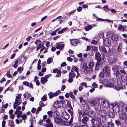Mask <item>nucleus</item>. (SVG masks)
Segmentation results:
<instances>
[{
    "mask_svg": "<svg viewBox=\"0 0 127 127\" xmlns=\"http://www.w3.org/2000/svg\"><path fill=\"white\" fill-rule=\"evenodd\" d=\"M111 70L110 67L108 65H106L103 68L102 71H101L99 74V77L103 78L104 76L109 77L111 75Z\"/></svg>",
    "mask_w": 127,
    "mask_h": 127,
    "instance_id": "1",
    "label": "nucleus"
},
{
    "mask_svg": "<svg viewBox=\"0 0 127 127\" xmlns=\"http://www.w3.org/2000/svg\"><path fill=\"white\" fill-rule=\"evenodd\" d=\"M93 126L95 127L100 126L101 123L100 119L97 117H94L92 120Z\"/></svg>",
    "mask_w": 127,
    "mask_h": 127,
    "instance_id": "2",
    "label": "nucleus"
},
{
    "mask_svg": "<svg viewBox=\"0 0 127 127\" xmlns=\"http://www.w3.org/2000/svg\"><path fill=\"white\" fill-rule=\"evenodd\" d=\"M21 95V94H18V96H16L15 101L13 104V107L15 109L16 108L17 106L19 105L21 103L22 101L20 100Z\"/></svg>",
    "mask_w": 127,
    "mask_h": 127,
    "instance_id": "3",
    "label": "nucleus"
},
{
    "mask_svg": "<svg viewBox=\"0 0 127 127\" xmlns=\"http://www.w3.org/2000/svg\"><path fill=\"white\" fill-rule=\"evenodd\" d=\"M101 83L104 86L108 87H113L114 84L112 83H109V81L107 79H105L101 81Z\"/></svg>",
    "mask_w": 127,
    "mask_h": 127,
    "instance_id": "4",
    "label": "nucleus"
},
{
    "mask_svg": "<svg viewBox=\"0 0 127 127\" xmlns=\"http://www.w3.org/2000/svg\"><path fill=\"white\" fill-rule=\"evenodd\" d=\"M113 106L112 109L114 112H119L120 110V107L119 104L117 103H115L112 104Z\"/></svg>",
    "mask_w": 127,
    "mask_h": 127,
    "instance_id": "5",
    "label": "nucleus"
},
{
    "mask_svg": "<svg viewBox=\"0 0 127 127\" xmlns=\"http://www.w3.org/2000/svg\"><path fill=\"white\" fill-rule=\"evenodd\" d=\"M115 124L118 127H125L126 125V124L124 121H122L121 120L120 121L118 120H116L115 121Z\"/></svg>",
    "mask_w": 127,
    "mask_h": 127,
    "instance_id": "6",
    "label": "nucleus"
},
{
    "mask_svg": "<svg viewBox=\"0 0 127 127\" xmlns=\"http://www.w3.org/2000/svg\"><path fill=\"white\" fill-rule=\"evenodd\" d=\"M60 92V91L59 90L57 91L56 92L54 93H53L51 92H50L48 94V95H49V98H51L54 96H57L59 93Z\"/></svg>",
    "mask_w": 127,
    "mask_h": 127,
    "instance_id": "7",
    "label": "nucleus"
},
{
    "mask_svg": "<svg viewBox=\"0 0 127 127\" xmlns=\"http://www.w3.org/2000/svg\"><path fill=\"white\" fill-rule=\"evenodd\" d=\"M117 59L114 57H111L109 60V62L110 64H114L116 63L118 61Z\"/></svg>",
    "mask_w": 127,
    "mask_h": 127,
    "instance_id": "8",
    "label": "nucleus"
},
{
    "mask_svg": "<svg viewBox=\"0 0 127 127\" xmlns=\"http://www.w3.org/2000/svg\"><path fill=\"white\" fill-rule=\"evenodd\" d=\"M64 44H62L61 42L57 43L56 48L57 49H59L60 50H62L64 47Z\"/></svg>",
    "mask_w": 127,
    "mask_h": 127,
    "instance_id": "9",
    "label": "nucleus"
},
{
    "mask_svg": "<svg viewBox=\"0 0 127 127\" xmlns=\"http://www.w3.org/2000/svg\"><path fill=\"white\" fill-rule=\"evenodd\" d=\"M90 104L92 107L95 106L96 109H98V107H96V105H95V104H97L98 107L100 106V104L98 103H96V101L95 100H92L90 101Z\"/></svg>",
    "mask_w": 127,
    "mask_h": 127,
    "instance_id": "10",
    "label": "nucleus"
},
{
    "mask_svg": "<svg viewBox=\"0 0 127 127\" xmlns=\"http://www.w3.org/2000/svg\"><path fill=\"white\" fill-rule=\"evenodd\" d=\"M63 118L65 120H67L69 118V115L66 112H64L62 113Z\"/></svg>",
    "mask_w": 127,
    "mask_h": 127,
    "instance_id": "11",
    "label": "nucleus"
},
{
    "mask_svg": "<svg viewBox=\"0 0 127 127\" xmlns=\"http://www.w3.org/2000/svg\"><path fill=\"white\" fill-rule=\"evenodd\" d=\"M107 112L106 110H102L100 111L99 112V115L102 117H104L106 116L107 114Z\"/></svg>",
    "mask_w": 127,
    "mask_h": 127,
    "instance_id": "12",
    "label": "nucleus"
},
{
    "mask_svg": "<svg viewBox=\"0 0 127 127\" xmlns=\"http://www.w3.org/2000/svg\"><path fill=\"white\" fill-rule=\"evenodd\" d=\"M71 44L72 46H76L78 44V40L76 39H71L70 40Z\"/></svg>",
    "mask_w": 127,
    "mask_h": 127,
    "instance_id": "13",
    "label": "nucleus"
},
{
    "mask_svg": "<svg viewBox=\"0 0 127 127\" xmlns=\"http://www.w3.org/2000/svg\"><path fill=\"white\" fill-rule=\"evenodd\" d=\"M53 106L56 108L60 107L62 106L61 102L59 101H56L54 102Z\"/></svg>",
    "mask_w": 127,
    "mask_h": 127,
    "instance_id": "14",
    "label": "nucleus"
},
{
    "mask_svg": "<svg viewBox=\"0 0 127 127\" xmlns=\"http://www.w3.org/2000/svg\"><path fill=\"white\" fill-rule=\"evenodd\" d=\"M102 105L103 107L106 108H109L110 107L109 103L107 100H104L102 103Z\"/></svg>",
    "mask_w": 127,
    "mask_h": 127,
    "instance_id": "15",
    "label": "nucleus"
},
{
    "mask_svg": "<svg viewBox=\"0 0 127 127\" xmlns=\"http://www.w3.org/2000/svg\"><path fill=\"white\" fill-rule=\"evenodd\" d=\"M93 68L88 67L87 69L84 70V72L86 74L90 73L93 72Z\"/></svg>",
    "mask_w": 127,
    "mask_h": 127,
    "instance_id": "16",
    "label": "nucleus"
},
{
    "mask_svg": "<svg viewBox=\"0 0 127 127\" xmlns=\"http://www.w3.org/2000/svg\"><path fill=\"white\" fill-rule=\"evenodd\" d=\"M120 119L123 120L124 121V119L125 123H126L125 119L126 118V116L125 113H123L120 114L119 116Z\"/></svg>",
    "mask_w": 127,
    "mask_h": 127,
    "instance_id": "17",
    "label": "nucleus"
},
{
    "mask_svg": "<svg viewBox=\"0 0 127 127\" xmlns=\"http://www.w3.org/2000/svg\"><path fill=\"white\" fill-rule=\"evenodd\" d=\"M104 58V57L103 56V57L102 58V60H101V58L97 60V62L96 63H98V64L101 66L104 63V61L103 60Z\"/></svg>",
    "mask_w": 127,
    "mask_h": 127,
    "instance_id": "18",
    "label": "nucleus"
},
{
    "mask_svg": "<svg viewBox=\"0 0 127 127\" xmlns=\"http://www.w3.org/2000/svg\"><path fill=\"white\" fill-rule=\"evenodd\" d=\"M54 121L55 123L57 124H60L63 122L62 120L59 118H55Z\"/></svg>",
    "mask_w": 127,
    "mask_h": 127,
    "instance_id": "19",
    "label": "nucleus"
},
{
    "mask_svg": "<svg viewBox=\"0 0 127 127\" xmlns=\"http://www.w3.org/2000/svg\"><path fill=\"white\" fill-rule=\"evenodd\" d=\"M104 43L105 46H108L110 44V41L107 38H105L104 41Z\"/></svg>",
    "mask_w": 127,
    "mask_h": 127,
    "instance_id": "20",
    "label": "nucleus"
},
{
    "mask_svg": "<svg viewBox=\"0 0 127 127\" xmlns=\"http://www.w3.org/2000/svg\"><path fill=\"white\" fill-rule=\"evenodd\" d=\"M35 44L37 46H43V44H41V41L39 40H37L35 41Z\"/></svg>",
    "mask_w": 127,
    "mask_h": 127,
    "instance_id": "21",
    "label": "nucleus"
},
{
    "mask_svg": "<svg viewBox=\"0 0 127 127\" xmlns=\"http://www.w3.org/2000/svg\"><path fill=\"white\" fill-rule=\"evenodd\" d=\"M101 55L99 52H96L95 53V59L96 60L99 59L100 58V56Z\"/></svg>",
    "mask_w": 127,
    "mask_h": 127,
    "instance_id": "22",
    "label": "nucleus"
},
{
    "mask_svg": "<svg viewBox=\"0 0 127 127\" xmlns=\"http://www.w3.org/2000/svg\"><path fill=\"white\" fill-rule=\"evenodd\" d=\"M92 28L93 26L92 25H89L87 26H86L85 27L84 29L86 31H88L92 29Z\"/></svg>",
    "mask_w": 127,
    "mask_h": 127,
    "instance_id": "23",
    "label": "nucleus"
},
{
    "mask_svg": "<svg viewBox=\"0 0 127 127\" xmlns=\"http://www.w3.org/2000/svg\"><path fill=\"white\" fill-rule=\"evenodd\" d=\"M99 49L100 51H102L104 54L107 53V51L105 47H99Z\"/></svg>",
    "mask_w": 127,
    "mask_h": 127,
    "instance_id": "24",
    "label": "nucleus"
},
{
    "mask_svg": "<svg viewBox=\"0 0 127 127\" xmlns=\"http://www.w3.org/2000/svg\"><path fill=\"white\" fill-rule=\"evenodd\" d=\"M112 40L115 41H117L118 39V36L116 35H112L111 37Z\"/></svg>",
    "mask_w": 127,
    "mask_h": 127,
    "instance_id": "25",
    "label": "nucleus"
},
{
    "mask_svg": "<svg viewBox=\"0 0 127 127\" xmlns=\"http://www.w3.org/2000/svg\"><path fill=\"white\" fill-rule=\"evenodd\" d=\"M47 81V80L44 77H42L41 80V82L42 84H44Z\"/></svg>",
    "mask_w": 127,
    "mask_h": 127,
    "instance_id": "26",
    "label": "nucleus"
},
{
    "mask_svg": "<svg viewBox=\"0 0 127 127\" xmlns=\"http://www.w3.org/2000/svg\"><path fill=\"white\" fill-rule=\"evenodd\" d=\"M119 69V68L117 65H114L112 68V70L115 72H117Z\"/></svg>",
    "mask_w": 127,
    "mask_h": 127,
    "instance_id": "27",
    "label": "nucleus"
},
{
    "mask_svg": "<svg viewBox=\"0 0 127 127\" xmlns=\"http://www.w3.org/2000/svg\"><path fill=\"white\" fill-rule=\"evenodd\" d=\"M78 67L76 66L72 65V68L71 70V71L72 72L75 71L76 72L78 71Z\"/></svg>",
    "mask_w": 127,
    "mask_h": 127,
    "instance_id": "28",
    "label": "nucleus"
},
{
    "mask_svg": "<svg viewBox=\"0 0 127 127\" xmlns=\"http://www.w3.org/2000/svg\"><path fill=\"white\" fill-rule=\"evenodd\" d=\"M90 106L89 104H86L84 105V109L85 111H88L90 109Z\"/></svg>",
    "mask_w": 127,
    "mask_h": 127,
    "instance_id": "29",
    "label": "nucleus"
},
{
    "mask_svg": "<svg viewBox=\"0 0 127 127\" xmlns=\"http://www.w3.org/2000/svg\"><path fill=\"white\" fill-rule=\"evenodd\" d=\"M59 113L57 111H55L53 112V116L55 117H58L59 116Z\"/></svg>",
    "mask_w": 127,
    "mask_h": 127,
    "instance_id": "30",
    "label": "nucleus"
},
{
    "mask_svg": "<svg viewBox=\"0 0 127 127\" xmlns=\"http://www.w3.org/2000/svg\"><path fill=\"white\" fill-rule=\"evenodd\" d=\"M89 118L88 117H84L82 120V122L83 124H86Z\"/></svg>",
    "mask_w": 127,
    "mask_h": 127,
    "instance_id": "31",
    "label": "nucleus"
},
{
    "mask_svg": "<svg viewBox=\"0 0 127 127\" xmlns=\"http://www.w3.org/2000/svg\"><path fill=\"white\" fill-rule=\"evenodd\" d=\"M115 114L113 112L110 111L108 113V116L110 118H113L115 116Z\"/></svg>",
    "mask_w": 127,
    "mask_h": 127,
    "instance_id": "32",
    "label": "nucleus"
},
{
    "mask_svg": "<svg viewBox=\"0 0 127 127\" xmlns=\"http://www.w3.org/2000/svg\"><path fill=\"white\" fill-rule=\"evenodd\" d=\"M121 79L123 82H126L127 81V77L126 76H121Z\"/></svg>",
    "mask_w": 127,
    "mask_h": 127,
    "instance_id": "33",
    "label": "nucleus"
},
{
    "mask_svg": "<svg viewBox=\"0 0 127 127\" xmlns=\"http://www.w3.org/2000/svg\"><path fill=\"white\" fill-rule=\"evenodd\" d=\"M88 112L89 115L91 117L94 116L96 114L95 112L93 111H90Z\"/></svg>",
    "mask_w": 127,
    "mask_h": 127,
    "instance_id": "34",
    "label": "nucleus"
},
{
    "mask_svg": "<svg viewBox=\"0 0 127 127\" xmlns=\"http://www.w3.org/2000/svg\"><path fill=\"white\" fill-rule=\"evenodd\" d=\"M122 45L121 43H120L117 48V51L119 52H121L122 51Z\"/></svg>",
    "mask_w": 127,
    "mask_h": 127,
    "instance_id": "35",
    "label": "nucleus"
},
{
    "mask_svg": "<svg viewBox=\"0 0 127 127\" xmlns=\"http://www.w3.org/2000/svg\"><path fill=\"white\" fill-rule=\"evenodd\" d=\"M107 126L108 127H114V124L111 122H108L107 123Z\"/></svg>",
    "mask_w": 127,
    "mask_h": 127,
    "instance_id": "36",
    "label": "nucleus"
},
{
    "mask_svg": "<svg viewBox=\"0 0 127 127\" xmlns=\"http://www.w3.org/2000/svg\"><path fill=\"white\" fill-rule=\"evenodd\" d=\"M101 65L98 64V63H96L95 65V70L96 71L98 70L100 68Z\"/></svg>",
    "mask_w": 127,
    "mask_h": 127,
    "instance_id": "37",
    "label": "nucleus"
},
{
    "mask_svg": "<svg viewBox=\"0 0 127 127\" xmlns=\"http://www.w3.org/2000/svg\"><path fill=\"white\" fill-rule=\"evenodd\" d=\"M26 60L24 58H21L20 59L19 63L20 64H24L26 61Z\"/></svg>",
    "mask_w": 127,
    "mask_h": 127,
    "instance_id": "38",
    "label": "nucleus"
},
{
    "mask_svg": "<svg viewBox=\"0 0 127 127\" xmlns=\"http://www.w3.org/2000/svg\"><path fill=\"white\" fill-rule=\"evenodd\" d=\"M124 27L121 25H120L118 28V30L119 31H124Z\"/></svg>",
    "mask_w": 127,
    "mask_h": 127,
    "instance_id": "39",
    "label": "nucleus"
},
{
    "mask_svg": "<svg viewBox=\"0 0 127 127\" xmlns=\"http://www.w3.org/2000/svg\"><path fill=\"white\" fill-rule=\"evenodd\" d=\"M72 123L69 121H64V125L66 126H69Z\"/></svg>",
    "mask_w": 127,
    "mask_h": 127,
    "instance_id": "40",
    "label": "nucleus"
},
{
    "mask_svg": "<svg viewBox=\"0 0 127 127\" xmlns=\"http://www.w3.org/2000/svg\"><path fill=\"white\" fill-rule=\"evenodd\" d=\"M95 65V64L94 62H91L89 63L88 64V66L89 67L93 68Z\"/></svg>",
    "mask_w": 127,
    "mask_h": 127,
    "instance_id": "41",
    "label": "nucleus"
},
{
    "mask_svg": "<svg viewBox=\"0 0 127 127\" xmlns=\"http://www.w3.org/2000/svg\"><path fill=\"white\" fill-rule=\"evenodd\" d=\"M24 97L25 98L28 99L30 96V94L28 92L25 93L24 95Z\"/></svg>",
    "mask_w": 127,
    "mask_h": 127,
    "instance_id": "42",
    "label": "nucleus"
},
{
    "mask_svg": "<svg viewBox=\"0 0 127 127\" xmlns=\"http://www.w3.org/2000/svg\"><path fill=\"white\" fill-rule=\"evenodd\" d=\"M120 105L121 107H123V108L125 109V108L127 107V105L122 102L120 103Z\"/></svg>",
    "mask_w": 127,
    "mask_h": 127,
    "instance_id": "43",
    "label": "nucleus"
},
{
    "mask_svg": "<svg viewBox=\"0 0 127 127\" xmlns=\"http://www.w3.org/2000/svg\"><path fill=\"white\" fill-rule=\"evenodd\" d=\"M89 115L88 112L85 111L82 114V116L84 117H87V116Z\"/></svg>",
    "mask_w": 127,
    "mask_h": 127,
    "instance_id": "44",
    "label": "nucleus"
},
{
    "mask_svg": "<svg viewBox=\"0 0 127 127\" xmlns=\"http://www.w3.org/2000/svg\"><path fill=\"white\" fill-rule=\"evenodd\" d=\"M45 126L46 127H53V125L52 122L47 123L45 124Z\"/></svg>",
    "mask_w": 127,
    "mask_h": 127,
    "instance_id": "45",
    "label": "nucleus"
},
{
    "mask_svg": "<svg viewBox=\"0 0 127 127\" xmlns=\"http://www.w3.org/2000/svg\"><path fill=\"white\" fill-rule=\"evenodd\" d=\"M8 124L9 125H10V127H14V122L10 120L9 121Z\"/></svg>",
    "mask_w": 127,
    "mask_h": 127,
    "instance_id": "46",
    "label": "nucleus"
},
{
    "mask_svg": "<svg viewBox=\"0 0 127 127\" xmlns=\"http://www.w3.org/2000/svg\"><path fill=\"white\" fill-rule=\"evenodd\" d=\"M75 76V74L74 73L70 72L69 74V77L73 78Z\"/></svg>",
    "mask_w": 127,
    "mask_h": 127,
    "instance_id": "47",
    "label": "nucleus"
},
{
    "mask_svg": "<svg viewBox=\"0 0 127 127\" xmlns=\"http://www.w3.org/2000/svg\"><path fill=\"white\" fill-rule=\"evenodd\" d=\"M53 112L52 111H49L47 112V114L48 115V117L50 118H51L53 116Z\"/></svg>",
    "mask_w": 127,
    "mask_h": 127,
    "instance_id": "48",
    "label": "nucleus"
},
{
    "mask_svg": "<svg viewBox=\"0 0 127 127\" xmlns=\"http://www.w3.org/2000/svg\"><path fill=\"white\" fill-rule=\"evenodd\" d=\"M88 67V66L86 63H84L82 64V68L83 69H85Z\"/></svg>",
    "mask_w": 127,
    "mask_h": 127,
    "instance_id": "49",
    "label": "nucleus"
},
{
    "mask_svg": "<svg viewBox=\"0 0 127 127\" xmlns=\"http://www.w3.org/2000/svg\"><path fill=\"white\" fill-rule=\"evenodd\" d=\"M114 88L115 89H116L118 91H119L121 89H122V88L121 87H119L117 85H115Z\"/></svg>",
    "mask_w": 127,
    "mask_h": 127,
    "instance_id": "50",
    "label": "nucleus"
},
{
    "mask_svg": "<svg viewBox=\"0 0 127 127\" xmlns=\"http://www.w3.org/2000/svg\"><path fill=\"white\" fill-rule=\"evenodd\" d=\"M6 74L7 76L8 77H9V78H11L12 77V75L10 73V71L8 70L7 71Z\"/></svg>",
    "mask_w": 127,
    "mask_h": 127,
    "instance_id": "51",
    "label": "nucleus"
},
{
    "mask_svg": "<svg viewBox=\"0 0 127 127\" xmlns=\"http://www.w3.org/2000/svg\"><path fill=\"white\" fill-rule=\"evenodd\" d=\"M30 121L31 123V125L29 127H33V120L32 118H31L30 120Z\"/></svg>",
    "mask_w": 127,
    "mask_h": 127,
    "instance_id": "52",
    "label": "nucleus"
},
{
    "mask_svg": "<svg viewBox=\"0 0 127 127\" xmlns=\"http://www.w3.org/2000/svg\"><path fill=\"white\" fill-rule=\"evenodd\" d=\"M99 36L100 38H103L104 37V33L103 32H100L99 34Z\"/></svg>",
    "mask_w": 127,
    "mask_h": 127,
    "instance_id": "53",
    "label": "nucleus"
},
{
    "mask_svg": "<svg viewBox=\"0 0 127 127\" xmlns=\"http://www.w3.org/2000/svg\"><path fill=\"white\" fill-rule=\"evenodd\" d=\"M21 117L22 118L23 120H25L26 119L27 116L26 114H23L21 116Z\"/></svg>",
    "mask_w": 127,
    "mask_h": 127,
    "instance_id": "54",
    "label": "nucleus"
},
{
    "mask_svg": "<svg viewBox=\"0 0 127 127\" xmlns=\"http://www.w3.org/2000/svg\"><path fill=\"white\" fill-rule=\"evenodd\" d=\"M105 11H107L110 10V9L107 6H105L103 7Z\"/></svg>",
    "mask_w": 127,
    "mask_h": 127,
    "instance_id": "55",
    "label": "nucleus"
},
{
    "mask_svg": "<svg viewBox=\"0 0 127 127\" xmlns=\"http://www.w3.org/2000/svg\"><path fill=\"white\" fill-rule=\"evenodd\" d=\"M52 60L51 58H49L47 60V63L48 64H49L52 63Z\"/></svg>",
    "mask_w": 127,
    "mask_h": 127,
    "instance_id": "56",
    "label": "nucleus"
},
{
    "mask_svg": "<svg viewBox=\"0 0 127 127\" xmlns=\"http://www.w3.org/2000/svg\"><path fill=\"white\" fill-rule=\"evenodd\" d=\"M41 100L43 101H46L47 99V97H46V95H44L41 98Z\"/></svg>",
    "mask_w": 127,
    "mask_h": 127,
    "instance_id": "57",
    "label": "nucleus"
},
{
    "mask_svg": "<svg viewBox=\"0 0 127 127\" xmlns=\"http://www.w3.org/2000/svg\"><path fill=\"white\" fill-rule=\"evenodd\" d=\"M92 51H96L97 50V48L94 46H92Z\"/></svg>",
    "mask_w": 127,
    "mask_h": 127,
    "instance_id": "58",
    "label": "nucleus"
},
{
    "mask_svg": "<svg viewBox=\"0 0 127 127\" xmlns=\"http://www.w3.org/2000/svg\"><path fill=\"white\" fill-rule=\"evenodd\" d=\"M23 84L24 85L28 86H29L30 83L27 81H25L23 82Z\"/></svg>",
    "mask_w": 127,
    "mask_h": 127,
    "instance_id": "59",
    "label": "nucleus"
},
{
    "mask_svg": "<svg viewBox=\"0 0 127 127\" xmlns=\"http://www.w3.org/2000/svg\"><path fill=\"white\" fill-rule=\"evenodd\" d=\"M92 86H93V88H94L95 89V88H97L98 87V85L95 83H94L93 84Z\"/></svg>",
    "mask_w": 127,
    "mask_h": 127,
    "instance_id": "60",
    "label": "nucleus"
},
{
    "mask_svg": "<svg viewBox=\"0 0 127 127\" xmlns=\"http://www.w3.org/2000/svg\"><path fill=\"white\" fill-rule=\"evenodd\" d=\"M50 34L51 35H54L56 34V32L55 31H54L50 33Z\"/></svg>",
    "mask_w": 127,
    "mask_h": 127,
    "instance_id": "61",
    "label": "nucleus"
},
{
    "mask_svg": "<svg viewBox=\"0 0 127 127\" xmlns=\"http://www.w3.org/2000/svg\"><path fill=\"white\" fill-rule=\"evenodd\" d=\"M70 96L73 99H74L75 98V96L73 95L72 93L71 92H70Z\"/></svg>",
    "mask_w": 127,
    "mask_h": 127,
    "instance_id": "62",
    "label": "nucleus"
},
{
    "mask_svg": "<svg viewBox=\"0 0 127 127\" xmlns=\"http://www.w3.org/2000/svg\"><path fill=\"white\" fill-rule=\"evenodd\" d=\"M82 10V8L81 7H79L77 8V10L78 12H81Z\"/></svg>",
    "mask_w": 127,
    "mask_h": 127,
    "instance_id": "63",
    "label": "nucleus"
},
{
    "mask_svg": "<svg viewBox=\"0 0 127 127\" xmlns=\"http://www.w3.org/2000/svg\"><path fill=\"white\" fill-rule=\"evenodd\" d=\"M79 126L75 123H73L71 125V127H78Z\"/></svg>",
    "mask_w": 127,
    "mask_h": 127,
    "instance_id": "64",
    "label": "nucleus"
}]
</instances>
